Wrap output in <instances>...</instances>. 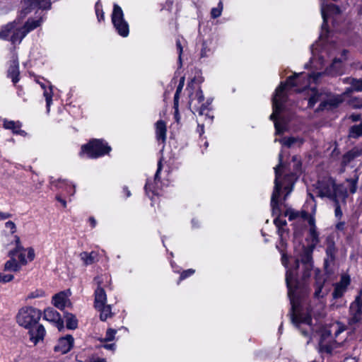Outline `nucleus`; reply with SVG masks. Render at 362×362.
Segmentation results:
<instances>
[{
    "label": "nucleus",
    "mask_w": 362,
    "mask_h": 362,
    "mask_svg": "<svg viewBox=\"0 0 362 362\" xmlns=\"http://www.w3.org/2000/svg\"><path fill=\"white\" fill-rule=\"evenodd\" d=\"M51 183L59 188L64 187L70 195L75 194L76 186L66 180H59L57 182L52 181Z\"/></svg>",
    "instance_id": "nucleus-28"
},
{
    "label": "nucleus",
    "mask_w": 362,
    "mask_h": 362,
    "mask_svg": "<svg viewBox=\"0 0 362 362\" xmlns=\"http://www.w3.org/2000/svg\"><path fill=\"white\" fill-rule=\"evenodd\" d=\"M189 98H190V99H189V105L190 107H192V108H194V103H197V105H199L204 100V96L203 92L200 88H199L196 91L194 95H192V94L190 95Z\"/></svg>",
    "instance_id": "nucleus-29"
},
{
    "label": "nucleus",
    "mask_w": 362,
    "mask_h": 362,
    "mask_svg": "<svg viewBox=\"0 0 362 362\" xmlns=\"http://www.w3.org/2000/svg\"><path fill=\"white\" fill-rule=\"evenodd\" d=\"M117 333V330L114 329H108L106 332L105 337L104 339L105 341H110L115 339V336Z\"/></svg>",
    "instance_id": "nucleus-48"
},
{
    "label": "nucleus",
    "mask_w": 362,
    "mask_h": 362,
    "mask_svg": "<svg viewBox=\"0 0 362 362\" xmlns=\"http://www.w3.org/2000/svg\"><path fill=\"white\" fill-rule=\"evenodd\" d=\"M282 154L280 153L279 155V164L274 168V187L271 198L272 215L276 216L274 220V224L276 227H286L287 225L286 221L280 217L281 210L278 199L280 196L281 189L284 187V189L287 191L284 197L285 200L292 192L293 185L298 177L296 173H286L285 167L282 164Z\"/></svg>",
    "instance_id": "nucleus-2"
},
{
    "label": "nucleus",
    "mask_w": 362,
    "mask_h": 362,
    "mask_svg": "<svg viewBox=\"0 0 362 362\" xmlns=\"http://www.w3.org/2000/svg\"><path fill=\"white\" fill-rule=\"evenodd\" d=\"M74 337L71 335L60 338L54 348V351L61 354L68 353L74 346Z\"/></svg>",
    "instance_id": "nucleus-11"
},
{
    "label": "nucleus",
    "mask_w": 362,
    "mask_h": 362,
    "mask_svg": "<svg viewBox=\"0 0 362 362\" xmlns=\"http://www.w3.org/2000/svg\"><path fill=\"white\" fill-rule=\"evenodd\" d=\"M43 95L46 100L47 112L49 113L52 103L53 92L52 87L50 86L48 89H45Z\"/></svg>",
    "instance_id": "nucleus-38"
},
{
    "label": "nucleus",
    "mask_w": 362,
    "mask_h": 362,
    "mask_svg": "<svg viewBox=\"0 0 362 362\" xmlns=\"http://www.w3.org/2000/svg\"><path fill=\"white\" fill-rule=\"evenodd\" d=\"M333 202L334 203V206H335V210H334L335 216L339 219L342 216V211L341 209L339 199H337L334 200Z\"/></svg>",
    "instance_id": "nucleus-49"
},
{
    "label": "nucleus",
    "mask_w": 362,
    "mask_h": 362,
    "mask_svg": "<svg viewBox=\"0 0 362 362\" xmlns=\"http://www.w3.org/2000/svg\"><path fill=\"white\" fill-rule=\"evenodd\" d=\"M79 257L85 266H88L98 260V253L95 251L82 252L79 254Z\"/></svg>",
    "instance_id": "nucleus-23"
},
{
    "label": "nucleus",
    "mask_w": 362,
    "mask_h": 362,
    "mask_svg": "<svg viewBox=\"0 0 362 362\" xmlns=\"http://www.w3.org/2000/svg\"><path fill=\"white\" fill-rule=\"evenodd\" d=\"M275 142L276 141H279L280 142L281 144H283L284 146L288 147V148H290L294 144H296V142H300V144H302L303 143V140L300 139V138L298 137H293V136H291V137H284L283 139H275L274 140Z\"/></svg>",
    "instance_id": "nucleus-36"
},
{
    "label": "nucleus",
    "mask_w": 362,
    "mask_h": 362,
    "mask_svg": "<svg viewBox=\"0 0 362 362\" xmlns=\"http://www.w3.org/2000/svg\"><path fill=\"white\" fill-rule=\"evenodd\" d=\"M112 25L118 35L126 37L129 33V26L127 21L124 19V16L122 8L115 4L111 16Z\"/></svg>",
    "instance_id": "nucleus-7"
},
{
    "label": "nucleus",
    "mask_w": 362,
    "mask_h": 362,
    "mask_svg": "<svg viewBox=\"0 0 362 362\" xmlns=\"http://www.w3.org/2000/svg\"><path fill=\"white\" fill-rule=\"evenodd\" d=\"M358 180V170H354V174L350 177L346 179V181L349 184V191L351 194H354L357 190V182Z\"/></svg>",
    "instance_id": "nucleus-32"
},
{
    "label": "nucleus",
    "mask_w": 362,
    "mask_h": 362,
    "mask_svg": "<svg viewBox=\"0 0 362 362\" xmlns=\"http://www.w3.org/2000/svg\"><path fill=\"white\" fill-rule=\"evenodd\" d=\"M299 260L296 259L293 268L288 269L286 274V283L288 288V296L290 299L292 310L291 320L304 336H308V332L301 327L304 324L310 326L312 319L310 316L307 315L303 317L296 314V310L299 305V298L301 293L307 291V286L305 283H300L296 279V270L299 267Z\"/></svg>",
    "instance_id": "nucleus-3"
},
{
    "label": "nucleus",
    "mask_w": 362,
    "mask_h": 362,
    "mask_svg": "<svg viewBox=\"0 0 362 362\" xmlns=\"http://www.w3.org/2000/svg\"><path fill=\"white\" fill-rule=\"evenodd\" d=\"M276 248L279 250V252L281 253V263L282 264L286 267L287 268V264H288V257L286 256V255L285 253L283 252V250L282 249H280V246L279 245H276Z\"/></svg>",
    "instance_id": "nucleus-53"
},
{
    "label": "nucleus",
    "mask_w": 362,
    "mask_h": 362,
    "mask_svg": "<svg viewBox=\"0 0 362 362\" xmlns=\"http://www.w3.org/2000/svg\"><path fill=\"white\" fill-rule=\"evenodd\" d=\"M341 102V96L326 93L324 100L320 103L316 112L332 110L337 107Z\"/></svg>",
    "instance_id": "nucleus-9"
},
{
    "label": "nucleus",
    "mask_w": 362,
    "mask_h": 362,
    "mask_svg": "<svg viewBox=\"0 0 362 362\" xmlns=\"http://www.w3.org/2000/svg\"><path fill=\"white\" fill-rule=\"evenodd\" d=\"M338 346L337 341L332 339L330 331H325L319 342V351L330 354Z\"/></svg>",
    "instance_id": "nucleus-8"
},
{
    "label": "nucleus",
    "mask_w": 362,
    "mask_h": 362,
    "mask_svg": "<svg viewBox=\"0 0 362 362\" xmlns=\"http://www.w3.org/2000/svg\"><path fill=\"white\" fill-rule=\"evenodd\" d=\"M354 78L346 77V78H343L342 81L345 84H350L351 86V83H352L351 80H354Z\"/></svg>",
    "instance_id": "nucleus-62"
},
{
    "label": "nucleus",
    "mask_w": 362,
    "mask_h": 362,
    "mask_svg": "<svg viewBox=\"0 0 362 362\" xmlns=\"http://www.w3.org/2000/svg\"><path fill=\"white\" fill-rule=\"evenodd\" d=\"M341 60L339 59H334L332 64L329 69H327L326 72L328 74L337 75L341 73Z\"/></svg>",
    "instance_id": "nucleus-30"
},
{
    "label": "nucleus",
    "mask_w": 362,
    "mask_h": 362,
    "mask_svg": "<svg viewBox=\"0 0 362 362\" xmlns=\"http://www.w3.org/2000/svg\"><path fill=\"white\" fill-rule=\"evenodd\" d=\"M336 249L334 245H329L326 249V255L327 256V259H325V262L328 260L332 262L335 258Z\"/></svg>",
    "instance_id": "nucleus-44"
},
{
    "label": "nucleus",
    "mask_w": 362,
    "mask_h": 362,
    "mask_svg": "<svg viewBox=\"0 0 362 362\" xmlns=\"http://www.w3.org/2000/svg\"><path fill=\"white\" fill-rule=\"evenodd\" d=\"M284 216H288L289 221H293L296 218L300 217V212L292 209H288L284 212Z\"/></svg>",
    "instance_id": "nucleus-45"
},
{
    "label": "nucleus",
    "mask_w": 362,
    "mask_h": 362,
    "mask_svg": "<svg viewBox=\"0 0 362 362\" xmlns=\"http://www.w3.org/2000/svg\"><path fill=\"white\" fill-rule=\"evenodd\" d=\"M15 242L16 244V248L13 250L9 252L8 255L10 257H14L18 254V258L22 264H25L28 260L25 258V249L21 245L20 238L18 235H15Z\"/></svg>",
    "instance_id": "nucleus-18"
},
{
    "label": "nucleus",
    "mask_w": 362,
    "mask_h": 362,
    "mask_svg": "<svg viewBox=\"0 0 362 362\" xmlns=\"http://www.w3.org/2000/svg\"><path fill=\"white\" fill-rule=\"evenodd\" d=\"M11 216V214L8 213L0 212V220H5Z\"/></svg>",
    "instance_id": "nucleus-60"
},
{
    "label": "nucleus",
    "mask_w": 362,
    "mask_h": 362,
    "mask_svg": "<svg viewBox=\"0 0 362 362\" xmlns=\"http://www.w3.org/2000/svg\"><path fill=\"white\" fill-rule=\"evenodd\" d=\"M111 147L104 140L93 139L81 146L80 155L86 154L89 158H97L108 153Z\"/></svg>",
    "instance_id": "nucleus-6"
},
{
    "label": "nucleus",
    "mask_w": 362,
    "mask_h": 362,
    "mask_svg": "<svg viewBox=\"0 0 362 362\" xmlns=\"http://www.w3.org/2000/svg\"><path fill=\"white\" fill-rule=\"evenodd\" d=\"M332 11L339 13V8L333 4L327 5H325L323 2L321 4V14L323 19V24L322 27L323 29L325 28V26H327V13Z\"/></svg>",
    "instance_id": "nucleus-24"
},
{
    "label": "nucleus",
    "mask_w": 362,
    "mask_h": 362,
    "mask_svg": "<svg viewBox=\"0 0 362 362\" xmlns=\"http://www.w3.org/2000/svg\"><path fill=\"white\" fill-rule=\"evenodd\" d=\"M301 262L303 263L304 269L303 279L305 281L307 278L310 277L311 269L313 267L311 255L309 252H306L301 257Z\"/></svg>",
    "instance_id": "nucleus-21"
},
{
    "label": "nucleus",
    "mask_w": 362,
    "mask_h": 362,
    "mask_svg": "<svg viewBox=\"0 0 362 362\" xmlns=\"http://www.w3.org/2000/svg\"><path fill=\"white\" fill-rule=\"evenodd\" d=\"M103 347L108 350H114L115 348V344H105Z\"/></svg>",
    "instance_id": "nucleus-63"
},
{
    "label": "nucleus",
    "mask_w": 362,
    "mask_h": 362,
    "mask_svg": "<svg viewBox=\"0 0 362 362\" xmlns=\"http://www.w3.org/2000/svg\"><path fill=\"white\" fill-rule=\"evenodd\" d=\"M351 81H352V83H351V88H346V92L349 93V92H353V91H356V92L362 91V78H360V79L354 78V80H351Z\"/></svg>",
    "instance_id": "nucleus-39"
},
{
    "label": "nucleus",
    "mask_w": 362,
    "mask_h": 362,
    "mask_svg": "<svg viewBox=\"0 0 362 362\" xmlns=\"http://www.w3.org/2000/svg\"><path fill=\"white\" fill-rule=\"evenodd\" d=\"M144 189H145V191H146V194L151 197V195L150 194V192H151V194L153 195L155 194V192L153 189V187H151V183L150 181H147L146 185H145V187H144Z\"/></svg>",
    "instance_id": "nucleus-52"
},
{
    "label": "nucleus",
    "mask_w": 362,
    "mask_h": 362,
    "mask_svg": "<svg viewBox=\"0 0 362 362\" xmlns=\"http://www.w3.org/2000/svg\"><path fill=\"white\" fill-rule=\"evenodd\" d=\"M306 240L309 243V247L313 250L320 243L319 233L317 230V228H309Z\"/></svg>",
    "instance_id": "nucleus-26"
},
{
    "label": "nucleus",
    "mask_w": 362,
    "mask_h": 362,
    "mask_svg": "<svg viewBox=\"0 0 362 362\" xmlns=\"http://www.w3.org/2000/svg\"><path fill=\"white\" fill-rule=\"evenodd\" d=\"M19 64L18 58L14 57L10 62V65L7 71V76L10 78L12 82L16 84L19 81Z\"/></svg>",
    "instance_id": "nucleus-17"
},
{
    "label": "nucleus",
    "mask_w": 362,
    "mask_h": 362,
    "mask_svg": "<svg viewBox=\"0 0 362 362\" xmlns=\"http://www.w3.org/2000/svg\"><path fill=\"white\" fill-rule=\"evenodd\" d=\"M64 317L66 319V325L68 329H74L77 327L78 320L75 315L69 313H66Z\"/></svg>",
    "instance_id": "nucleus-37"
},
{
    "label": "nucleus",
    "mask_w": 362,
    "mask_h": 362,
    "mask_svg": "<svg viewBox=\"0 0 362 362\" xmlns=\"http://www.w3.org/2000/svg\"><path fill=\"white\" fill-rule=\"evenodd\" d=\"M195 272V271L192 269H187L184 272H182L180 274V279H179V281H182L183 279L187 278L188 276H190L191 275H192ZM180 282H178L179 284Z\"/></svg>",
    "instance_id": "nucleus-50"
},
{
    "label": "nucleus",
    "mask_w": 362,
    "mask_h": 362,
    "mask_svg": "<svg viewBox=\"0 0 362 362\" xmlns=\"http://www.w3.org/2000/svg\"><path fill=\"white\" fill-rule=\"evenodd\" d=\"M107 302V296L105 290L98 286L95 291V300H94V307L100 308L103 305H106Z\"/></svg>",
    "instance_id": "nucleus-25"
},
{
    "label": "nucleus",
    "mask_w": 362,
    "mask_h": 362,
    "mask_svg": "<svg viewBox=\"0 0 362 362\" xmlns=\"http://www.w3.org/2000/svg\"><path fill=\"white\" fill-rule=\"evenodd\" d=\"M318 195L320 197H327L332 201L338 199V197L344 195L346 197V192L341 191V186L337 185L332 177L325 178L317 182Z\"/></svg>",
    "instance_id": "nucleus-5"
},
{
    "label": "nucleus",
    "mask_w": 362,
    "mask_h": 362,
    "mask_svg": "<svg viewBox=\"0 0 362 362\" xmlns=\"http://www.w3.org/2000/svg\"><path fill=\"white\" fill-rule=\"evenodd\" d=\"M350 284V278L349 276L343 275L341 277L340 281L337 283L334 286V290L332 293V296L334 299L341 298L345 291L347 286Z\"/></svg>",
    "instance_id": "nucleus-14"
},
{
    "label": "nucleus",
    "mask_w": 362,
    "mask_h": 362,
    "mask_svg": "<svg viewBox=\"0 0 362 362\" xmlns=\"http://www.w3.org/2000/svg\"><path fill=\"white\" fill-rule=\"evenodd\" d=\"M361 136H362V122L359 124L351 127L349 130V137L356 139Z\"/></svg>",
    "instance_id": "nucleus-41"
},
{
    "label": "nucleus",
    "mask_w": 362,
    "mask_h": 362,
    "mask_svg": "<svg viewBox=\"0 0 362 362\" xmlns=\"http://www.w3.org/2000/svg\"><path fill=\"white\" fill-rule=\"evenodd\" d=\"M163 165H162V160L161 159L158 163V168L156 170V173L155 174V180H157L159 177V174L160 171L162 170Z\"/></svg>",
    "instance_id": "nucleus-58"
},
{
    "label": "nucleus",
    "mask_w": 362,
    "mask_h": 362,
    "mask_svg": "<svg viewBox=\"0 0 362 362\" xmlns=\"http://www.w3.org/2000/svg\"><path fill=\"white\" fill-rule=\"evenodd\" d=\"M95 13L99 22L104 20V12L99 2H97L95 4Z\"/></svg>",
    "instance_id": "nucleus-47"
},
{
    "label": "nucleus",
    "mask_w": 362,
    "mask_h": 362,
    "mask_svg": "<svg viewBox=\"0 0 362 362\" xmlns=\"http://www.w3.org/2000/svg\"><path fill=\"white\" fill-rule=\"evenodd\" d=\"M315 273V291L314 293V296L315 297L319 298L322 296L321 295V292L324 286V284L325 282V279L324 277V274H322L319 269H316Z\"/></svg>",
    "instance_id": "nucleus-22"
},
{
    "label": "nucleus",
    "mask_w": 362,
    "mask_h": 362,
    "mask_svg": "<svg viewBox=\"0 0 362 362\" xmlns=\"http://www.w3.org/2000/svg\"><path fill=\"white\" fill-rule=\"evenodd\" d=\"M185 85V77H182L180 79L179 84L177 87L176 92L174 95V108L175 114H177L178 112V103H179V98L180 94L181 93L182 88Z\"/></svg>",
    "instance_id": "nucleus-33"
},
{
    "label": "nucleus",
    "mask_w": 362,
    "mask_h": 362,
    "mask_svg": "<svg viewBox=\"0 0 362 362\" xmlns=\"http://www.w3.org/2000/svg\"><path fill=\"white\" fill-rule=\"evenodd\" d=\"M361 156L362 147L355 146L343 156L341 161L342 165L345 167Z\"/></svg>",
    "instance_id": "nucleus-15"
},
{
    "label": "nucleus",
    "mask_w": 362,
    "mask_h": 362,
    "mask_svg": "<svg viewBox=\"0 0 362 362\" xmlns=\"http://www.w3.org/2000/svg\"><path fill=\"white\" fill-rule=\"evenodd\" d=\"M43 319L54 323L59 330L64 328V321L61 318L60 314L53 308H47L45 310Z\"/></svg>",
    "instance_id": "nucleus-12"
},
{
    "label": "nucleus",
    "mask_w": 362,
    "mask_h": 362,
    "mask_svg": "<svg viewBox=\"0 0 362 362\" xmlns=\"http://www.w3.org/2000/svg\"><path fill=\"white\" fill-rule=\"evenodd\" d=\"M324 74L322 72L313 74H295L293 76H289L286 82H281L276 88L275 93L272 98L273 112L270 115L269 119L274 122L276 134H281L286 130V124L283 120H277V116L284 109V105L287 100L288 88L298 86L301 83V81L305 80L303 83L305 87L310 85V82L313 80L317 83L319 78Z\"/></svg>",
    "instance_id": "nucleus-1"
},
{
    "label": "nucleus",
    "mask_w": 362,
    "mask_h": 362,
    "mask_svg": "<svg viewBox=\"0 0 362 362\" xmlns=\"http://www.w3.org/2000/svg\"><path fill=\"white\" fill-rule=\"evenodd\" d=\"M211 104V100L209 99L206 103H202L199 105H197V103L194 104L193 110L195 112H197L200 115H208V112L209 110V106Z\"/></svg>",
    "instance_id": "nucleus-34"
},
{
    "label": "nucleus",
    "mask_w": 362,
    "mask_h": 362,
    "mask_svg": "<svg viewBox=\"0 0 362 362\" xmlns=\"http://www.w3.org/2000/svg\"><path fill=\"white\" fill-rule=\"evenodd\" d=\"M71 294L69 290L61 291L57 294H55L52 297V303L53 305L60 309L63 310L66 306L68 303H70L69 297Z\"/></svg>",
    "instance_id": "nucleus-13"
},
{
    "label": "nucleus",
    "mask_w": 362,
    "mask_h": 362,
    "mask_svg": "<svg viewBox=\"0 0 362 362\" xmlns=\"http://www.w3.org/2000/svg\"><path fill=\"white\" fill-rule=\"evenodd\" d=\"M307 220H308V224L310 226V228H317L316 225H315V218L314 215H310Z\"/></svg>",
    "instance_id": "nucleus-57"
},
{
    "label": "nucleus",
    "mask_w": 362,
    "mask_h": 362,
    "mask_svg": "<svg viewBox=\"0 0 362 362\" xmlns=\"http://www.w3.org/2000/svg\"><path fill=\"white\" fill-rule=\"evenodd\" d=\"M300 212V216L304 219V220H307L309 216H310L307 211H299Z\"/></svg>",
    "instance_id": "nucleus-59"
},
{
    "label": "nucleus",
    "mask_w": 362,
    "mask_h": 362,
    "mask_svg": "<svg viewBox=\"0 0 362 362\" xmlns=\"http://www.w3.org/2000/svg\"><path fill=\"white\" fill-rule=\"evenodd\" d=\"M277 228V234L279 236V245L281 247H284L286 246V240L285 235L288 234V230L285 227H276Z\"/></svg>",
    "instance_id": "nucleus-42"
},
{
    "label": "nucleus",
    "mask_w": 362,
    "mask_h": 362,
    "mask_svg": "<svg viewBox=\"0 0 362 362\" xmlns=\"http://www.w3.org/2000/svg\"><path fill=\"white\" fill-rule=\"evenodd\" d=\"M211 53L212 52L211 49L208 47L207 43L206 42H204L202 43V47L200 53L201 57H208L211 54Z\"/></svg>",
    "instance_id": "nucleus-46"
},
{
    "label": "nucleus",
    "mask_w": 362,
    "mask_h": 362,
    "mask_svg": "<svg viewBox=\"0 0 362 362\" xmlns=\"http://www.w3.org/2000/svg\"><path fill=\"white\" fill-rule=\"evenodd\" d=\"M8 33L4 35V38L10 37V40L13 44L20 43L21 40L26 36L27 33L24 28H21L16 30H7Z\"/></svg>",
    "instance_id": "nucleus-19"
},
{
    "label": "nucleus",
    "mask_w": 362,
    "mask_h": 362,
    "mask_svg": "<svg viewBox=\"0 0 362 362\" xmlns=\"http://www.w3.org/2000/svg\"><path fill=\"white\" fill-rule=\"evenodd\" d=\"M166 125L163 120H158L156 123V134L158 140H161L164 143L166 140Z\"/></svg>",
    "instance_id": "nucleus-27"
},
{
    "label": "nucleus",
    "mask_w": 362,
    "mask_h": 362,
    "mask_svg": "<svg viewBox=\"0 0 362 362\" xmlns=\"http://www.w3.org/2000/svg\"><path fill=\"white\" fill-rule=\"evenodd\" d=\"M28 252V255H27V258L26 259L28 260V262H31L35 258V252H34V250L32 248V247H30V248H28L27 250H25Z\"/></svg>",
    "instance_id": "nucleus-55"
},
{
    "label": "nucleus",
    "mask_w": 362,
    "mask_h": 362,
    "mask_svg": "<svg viewBox=\"0 0 362 362\" xmlns=\"http://www.w3.org/2000/svg\"><path fill=\"white\" fill-rule=\"evenodd\" d=\"M14 276L13 274H0V282L7 283L10 282L13 279Z\"/></svg>",
    "instance_id": "nucleus-51"
},
{
    "label": "nucleus",
    "mask_w": 362,
    "mask_h": 362,
    "mask_svg": "<svg viewBox=\"0 0 362 362\" xmlns=\"http://www.w3.org/2000/svg\"><path fill=\"white\" fill-rule=\"evenodd\" d=\"M41 21L40 20H28L23 28L25 29L27 34L31 30L35 29L40 25Z\"/></svg>",
    "instance_id": "nucleus-40"
},
{
    "label": "nucleus",
    "mask_w": 362,
    "mask_h": 362,
    "mask_svg": "<svg viewBox=\"0 0 362 362\" xmlns=\"http://www.w3.org/2000/svg\"><path fill=\"white\" fill-rule=\"evenodd\" d=\"M223 8V5L221 1H220L218 4V6L216 8H213L211 11V16L212 18H217L221 16L222 13V11Z\"/></svg>",
    "instance_id": "nucleus-43"
},
{
    "label": "nucleus",
    "mask_w": 362,
    "mask_h": 362,
    "mask_svg": "<svg viewBox=\"0 0 362 362\" xmlns=\"http://www.w3.org/2000/svg\"><path fill=\"white\" fill-rule=\"evenodd\" d=\"M3 125L5 129L11 130L13 134L21 136L26 134L25 131L21 129L22 124L19 121L15 122L5 119Z\"/></svg>",
    "instance_id": "nucleus-20"
},
{
    "label": "nucleus",
    "mask_w": 362,
    "mask_h": 362,
    "mask_svg": "<svg viewBox=\"0 0 362 362\" xmlns=\"http://www.w3.org/2000/svg\"><path fill=\"white\" fill-rule=\"evenodd\" d=\"M350 317L349 325H354L360 322L362 319V299L357 296L355 300L351 304L349 308Z\"/></svg>",
    "instance_id": "nucleus-10"
},
{
    "label": "nucleus",
    "mask_w": 362,
    "mask_h": 362,
    "mask_svg": "<svg viewBox=\"0 0 362 362\" xmlns=\"http://www.w3.org/2000/svg\"><path fill=\"white\" fill-rule=\"evenodd\" d=\"M308 98V107L312 108L314 105L324 100L326 92L320 91L315 88H310L307 90Z\"/></svg>",
    "instance_id": "nucleus-16"
},
{
    "label": "nucleus",
    "mask_w": 362,
    "mask_h": 362,
    "mask_svg": "<svg viewBox=\"0 0 362 362\" xmlns=\"http://www.w3.org/2000/svg\"><path fill=\"white\" fill-rule=\"evenodd\" d=\"M41 317V311L31 306L22 308L16 316L18 324L28 330L29 339L33 346L42 341L46 334L44 326L39 323Z\"/></svg>",
    "instance_id": "nucleus-4"
},
{
    "label": "nucleus",
    "mask_w": 362,
    "mask_h": 362,
    "mask_svg": "<svg viewBox=\"0 0 362 362\" xmlns=\"http://www.w3.org/2000/svg\"><path fill=\"white\" fill-rule=\"evenodd\" d=\"M350 118L351 119V120H352L353 122H357V121L360 120V119H361V115H358V114H356V115L353 114V115H351L350 116Z\"/></svg>",
    "instance_id": "nucleus-61"
},
{
    "label": "nucleus",
    "mask_w": 362,
    "mask_h": 362,
    "mask_svg": "<svg viewBox=\"0 0 362 362\" xmlns=\"http://www.w3.org/2000/svg\"><path fill=\"white\" fill-rule=\"evenodd\" d=\"M176 47H177V52H178V54H179L178 59H179L180 63L181 64V60H182L181 57H182V45H181V42H180V40H177V41H176Z\"/></svg>",
    "instance_id": "nucleus-56"
},
{
    "label": "nucleus",
    "mask_w": 362,
    "mask_h": 362,
    "mask_svg": "<svg viewBox=\"0 0 362 362\" xmlns=\"http://www.w3.org/2000/svg\"><path fill=\"white\" fill-rule=\"evenodd\" d=\"M21 269V265L17 262L14 257H11L4 264V270L7 272H18Z\"/></svg>",
    "instance_id": "nucleus-35"
},
{
    "label": "nucleus",
    "mask_w": 362,
    "mask_h": 362,
    "mask_svg": "<svg viewBox=\"0 0 362 362\" xmlns=\"http://www.w3.org/2000/svg\"><path fill=\"white\" fill-rule=\"evenodd\" d=\"M5 227L10 229L11 233H14L16 231V226L14 222L8 221L5 223Z\"/></svg>",
    "instance_id": "nucleus-54"
},
{
    "label": "nucleus",
    "mask_w": 362,
    "mask_h": 362,
    "mask_svg": "<svg viewBox=\"0 0 362 362\" xmlns=\"http://www.w3.org/2000/svg\"><path fill=\"white\" fill-rule=\"evenodd\" d=\"M100 312V319L105 321L107 318L112 316V308L110 305H103L100 308H95Z\"/></svg>",
    "instance_id": "nucleus-31"
},
{
    "label": "nucleus",
    "mask_w": 362,
    "mask_h": 362,
    "mask_svg": "<svg viewBox=\"0 0 362 362\" xmlns=\"http://www.w3.org/2000/svg\"><path fill=\"white\" fill-rule=\"evenodd\" d=\"M344 222H339L337 224L336 228L339 230H343L344 229Z\"/></svg>",
    "instance_id": "nucleus-64"
}]
</instances>
